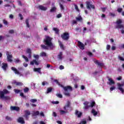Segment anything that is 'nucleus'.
<instances>
[{
  "mask_svg": "<svg viewBox=\"0 0 124 124\" xmlns=\"http://www.w3.org/2000/svg\"><path fill=\"white\" fill-rule=\"evenodd\" d=\"M22 58L25 60L26 62H29V58H28V57H26L25 55H22Z\"/></svg>",
  "mask_w": 124,
  "mask_h": 124,
  "instance_id": "f704fd0d",
  "label": "nucleus"
},
{
  "mask_svg": "<svg viewBox=\"0 0 124 124\" xmlns=\"http://www.w3.org/2000/svg\"><path fill=\"white\" fill-rule=\"evenodd\" d=\"M115 89H116V87H115V86H112V87L110 88V91L111 92L114 91V90H115Z\"/></svg>",
  "mask_w": 124,
  "mask_h": 124,
  "instance_id": "de8ad7c7",
  "label": "nucleus"
},
{
  "mask_svg": "<svg viewBox=\"0 0 124 124\" xmlns=\"http://www.w3.org/2000/svg\"><path fill=\"white\" fill-rule=\"evenodd\" d=\"M40 56L41 57H47V54L46 52H42L40 53Z\"/></svg>",
  "mask_w": 124,
  "mask_h": 124,
  "instance_id": "7c9ffc66",
  "label": "nucleus"
},
{
  "mask_svg": "<svg viewBox=\"0 0 124 124\" xmlns=\"http://www.w3.org/2000/svg\"><path fill=\"white\" fill-rule=\"evenodd\" d=\"M29 91H30V89L28 87H26L23 89V92L25 93H29Z\"/></svg>",
  "mask_w": 124,
  "mask_h": 124,
  "instance_id": "2f4dec72",
  "label": "nucleus"
},
{
  "mask_svg": "<svg viewBox=\"0 0 124 124\" xmlns=\"http://www.w3.org/2000/svg\"><path fill=\"white\" fill-rule=\"evenodd\" d=\"M61 115H64V114H66L67 113V111L61 110L60 111Z\"/></svg>",
  "mask_w": 124,
  "mask_h": 124,
  "instance_id": "72a5a7b5",
  "label": "nucleus"
},
{
  "mask_svg": "<svg viewBox=\"0 0 124 124\" xmlns=\"http://www.w3.org/2000/svg\"><path fill=\"white\" fill-rule=\"evenodd\" d=\"M56 96L59 98H62V94L57 93L56 94Z\"/></svg>",
  "mask_w": 124,
  "mask_h": 124,
  "instance_id": "a18cd8bd",
  "label": "nucleus"
},
{
  "mask_svg": "<svg viewBox=\"0 0 124 124\" xmlns=\"http://www.w3.org/2000/svg\"><path fill=\"white\" fill-rule=\"evenodd\" d=\"M52 39H53L50 36H46L45 39H44V43L45 45H41L42 49L48 50V49H49L48 47L51 49H54V48H55V46L53 43H52Z\"/></svg>",
  "mask_w": 124,
  "mask_h": 124,
  "instance_id": "f257e3e1",
  "label": "nucleus"
},
{
  "mask_svg": "<svg viewBox=\"0 0 124 124\" xmlns=\"http://www.w3.org/2000/svg\"><path fill=\"white\" fill-rule=\"evenodd\" d=\"M108 81H109V85H114L115 84V81L113 79H111V78L108 79Z\"/></svg>",
  "mask_w": 124,
  "mask_h": 124,
  "instance_id": "bb28decb",
  "label": "nucleus"
},
{
  "mask_svg": "<svg viewBox=\"0 0 124 124\" xmlns=\"http://www.w3.org/2000/svg\"><path fill=\"white\" fill-rule=\"evenodd\" d=\"M86 7L87 9H91V8H92V9H94L95 8L94 5L92 4L90 1L86 2Z\"/></svg>",
  "mask_w": 124,
  "mask_h": 124,
  "instance_id": "0eeeda50",
  "label": "nucleus"
},
{
  "mask_svg": "<svg viewBox=\"0 0 124 124\" xmlns=\"http://www.w3.org/2000/svg\"><path fill=\"white\" fill-rule=\"evenodd\" d=\"M46 67L47 68H49L50 67H53V66L51 65L50 64H46Z\"/></svg>",
  "mask_w": 124,
  "mask_h": 124,
  "instance_id": "e2e57ef3",
  "label": "nucleus"
},
{
  "mask_svg": "<svg viewBox=\"0 0 124 124\" xmlns=\"http://www.w3.org/2000/svg\"><path fill=\"white\" fill-rule=\"evenodd\" d=\"M87 55L88 56H89V57H93V53L89 51L88 52H87Z\"/></svg>",
  "mask_w": 124,
  "mask_h": 124,
  "instance_id": "09e8293b",
  "label": "nucleus"
},
{
  "mask_svg": "<svg viewBox=\"0 0 124 124\" xmlns=\"http://www.w3.org/2000/svg\"><path fill=\"white\" fill-rule=\"evenodd\" d=\"M59 69H60V70H62V69H64V66H63L62 65H61L59 67Z\"/></svg>",
  "mask_w": 124,
  "mask_h": 124,
  "instance_id": "8fccbe9b",
  "label": "nucleus"
},
{
  "mask_svg": "<svg viewBox=\"0 0 124 124\" xmlns=\"http://www.w3.org/2000/svg\"><path fill=\"white\" fill-rule=\"evenodd\" d=\"M34 58L37 60V61H38L39 60V55H34L33 56Z\"/></svg>",
  "mask_w": 124,
  "mask_h": 124,
  "instance_id": "37998d69",
  "label": "nucleus"
},
{
  "mask_svg": "<svg viewBox=\"0 0 124 124\" xmlns=\"http://www.w3.org/2000/svg\"><path fill=\"white\" fill-rule=\"evenodd\" d=\"M59 5L60 6V8L61 10H64V7H63V5L62 4L60 3Z\"/></svg>",
  "mask_w": 124,
  "mask_h": 124,
  "instance_id": "4c0bfd02",
  "label": "nucleus"
},
{
  "mask_svg": "<svg viewBox=\"0 0 124 124\" xmlns=\"http://www.w3.org/2000/svg\"><path fill=\"white\" fill-rule=\"evenodd\" d=\"M46 84H48V82H47V81H43V82H42V84L43 85V86H45V85H46Z\"/></svg>",
  "mask_w": 124,
  "mask_h": 124,
  "instance_id": "13d9d810",
  "label": "nucleus"
},
{
  "mask_svg": "<svg viewBox=\"0 0 124 124\" xmlns=\"http://www.w3.org/2000/svg\"><path fill=\"white\" fill-rule=\"evenodd\" d=\"M12 70L14 71L15 74H17V75H21V73L18 71V70L15 67H11Z\"/></svg>",
  "mask_w": 124,
  "mask_h": 124,
  "instance_id": "9b49d317",
  "label": "nucleus"
},
{
  "mask_svg": "<svg viewBox=\"0 0 124 124\" xmlns=\"http://www.w3.org/2000/svg\"><path fill=\"white\" fill-rule=\"evenodd\" d=\"M34 71L41 74V68H34Z\"/></svg>",
  "mask_w": 124,
  "mask_h": 124,
  "instance_id": "412c9836",
  "label": "nucleus"
},
{
  "mask_svg": "<svg viewBox=\"0 0 124 124\" xmlns=\"http://www.w3.org/2000/svg\"><path fill=\"white\" fill-rule=\"evenodd\" d=\"M61 37L63 40H68L69 39V33L68 32H64L61 35Z\"/></svg>",
  "mask_w": 124,
  "mask_h": 124,
  "instance_id": "39448f33",
  "label": "nucleus"
},
{
  "mask_svg": "<svg viewBox=\"0 0 124 124\" xmlns=\"http://www.w3.org/2000/svg\"><path fill=\"white\" fill-rule=\"evenodd\" d=\"M15 62L16 63H19V62H20V60L19 59H16L15 60Z\"/></svg>",
  "mask_w": 124,
  "mask_h": 124,
  "instance_id": "bf43d9fd",
  "label": "nucleus"
},
{
  "mask_svg": "<svg viewBox=\"0 0 124 124\" xmlns=\"http://www.w3.org/2000/svg\"><path fill=\"white\" fill-rule=\"evenodd\" d=\"M70 107V101H68L66 105L63 107L64 110L67 111V108H69Z\"/></svg>",
  "mask_w": 124,
  "mask_h": 124,
  "instance_id": "4468645a",
  "label": "nucleus"
},
{
  "mask_svg": "<svg viewBox=\"0 0 124 124\" xmlns=\"http://www.w3.org/2000/svg\"><path fill=\"white\" fill-rule=\"evenodd\" d=\"M75 9H76V10L78 11V12H80V10H79L78 6H77V5L76 4H75Z\"/></svg>",
  "mask_w": 124,
  "mask_h": 124,
  "instance_id": "58836bf2",
  "label": "nucleus"
},
{
  "mask_svg": "<svg viewBox=\"0 0 124 124\" xmlns=\"http://www.w3.org/2000/svg\"><path fill=\"white\" fill-rule=\"evenodd\" d=\"M54 81L55 82V83H56V84H57L58 86H60L61 88H62L63 89L64 92V95L68 97L70 96V92H72V91L73 90L71 86L68 85L64 87L63 86V85L61 84V83H60L57 79H54Z\"/></svg>",
  "mask_w": 124,
  "mask_h": 124,
  "instance_id": "f03ea898",
  "label": "nucleus"
},
{
  "mask_svg": "<svg viewBox=\"0 0 124 124\" xmlns=\"http://www.w3.org/2000/svg\"><path fill=\"white\" fill-rule=\"evenodd\" d=\"M38 7L41 10H44V11H46V10H47V8L42 5H39Z\"/></svg>",
  "mask_w": 124,
  "mask_h": 124,
  "instance_id": "4be33fe9",
  "label": "nucleus"
},
{
  "mask_svg": "<svg viewBox=\"0 0 124 124\" xmlns=\"http://www.w3.org/2000/svg\"><path fill=\"white\" fill-rule=\"evenodd\" d=\"M5 118L7 121H12V118L8 116H6Z\"/></svg>",
  "mask_w": 124,
  "mask_h": 124,
  "instance_id": "79ce46f5",
  "label": "nucleus"
},
{
  "mask_svg": "<svg viewBox=\"0 0 124 124\" xmlns=\"http://www.w3.org/2000/svg\"><path fill=\"white\" fill-rule=\"evenodd\" d=\"M80 124H86L87 121H82L80 123Z\"/></svg>",
  "mask_w": 124,
  "mask_h": 124,
  "instance_id": "6e6d98bb",
  "label": "nucleus"
},
{
  "mask_svg": "<svg viewBox=\"0 0 124 124\" xmlns=\"http://www.w3.org/2000/svg\"><path fill=\"white\" fill-rule=\"evenodd\" d=\"M117 11H118V12H119V13H121V12H122V11H123V9L122 8H118L117 9Z\"/></svg>",
  "mask_w": 124,
  "mask_h": 124,
  "instance_id": "5fc2aeb1",
  "label": "nucleus"
},
{
  "mask_svg": "<svg viewBox=\"0 0 124 124\" xmlns=\"http://www.w3.org/2000/svg\"><path fill=\"white\" fill-rule=\"evenodd\" d=\"M17 122L19 123V124H25V121L24 120V118H23V117H19L17 119Z\"/></svg>",
  "mask_w": 124,
  "mask_h": 124,
  "instance_id": "dca6fc26",
  "label": "nucleus"
},
{
  "mask_svg": "<svg viewBox=\"0 0 124 124\" xmlns=\"http://www.w3.org/2000/svg\"><path fill=\"white\" fill-rule=\"evenodd\" d=\"M14 92L16 93H19L21 91L18 90V89H14Z\"/></svg>",
  "mask_w": 124,
  "mask_h": 124,
  "instance_id": "864d4df0",
  "label": "nucleus"
},
{
  "mask_svg": "<svg viewBox=\"0 0 124 124\" xmlns=\"http://www.w3.org/2000/svg\"><path fill=\"white\" fill-rule=\"evenodd\" d=\"M111 48V46H110V45H107V46H106V49L108 51V50H110V48Z\"/></svg>",
  "mask_w": 124,
  "mask_h": 124,
  "instance_id": "49530a36",
  "label": "nucleus"
},
{
  "mask_svg": "<svg viewBox=\"0 0 124 124\" xmlns=\"http://www.w3.org/2000/svg\"><path fill=\"white\" fill-rule=\"evenodd\" d=\"M53 91V88L52 87H48L47 88V93H51Z\"/></svg>",
  "mask_w": 124,
  "mask_h": 124,
  "instance_id": "cd10ccee",
  "label": "nucleus"
},
{
  "mask_svg": "<svg viewBox=\"0 0 124 124\" xmlns=\"http://www.w3.org/2000/svg\"><path fill=\"white\" fill-rule=\"evenodd\" d=\"M123 23V20L121 19H119L118 20H117L116 21V29H121V30H122V31H124V25L122 24V23Z\"/></svg>",
  "mask_w": 124,
  "mask_h": 124,
  "instance_id": "7ed1b4c3",
  "label": "nucleus"
},
{
  "mask_svg": "<svg viewBox=\"0 0 124 124\" xmlns=\"http://www.w3.org/2000/svg\"><path fill=\"white\" fill-rule=\"evenodd\" d=\"M0 98H1V99H5V100H9V99H10V97H9V96H4V95L3 97L0 96Z\"/></svg>",
  "mask_w": 124,
  "mask_h": 124,
  "instance_id": "aec40b11",
  "label": "nucleus"
},
{
  "mask_svg": "<svg viewBox=\"0 0 124 124\" xmlns=\"http://www.w3.org/2000/svg\"><path fill=\"white\" fill-rule=\"evenodd\" d=\"M18 16L19 17H20V20H23V19H24V17H23V15L21 14H19Z\"/></svg>",
  "mask_w": 124,
  "mask_h": 124,
  "instance_id": "603ef678",
  "label": "nucleus"
},
{
  "mask_svg": "<svg viewBox=\"0 0 124 124\" xmlns=\"http://www.w3.org/2000/svg\"><path fill=\"white\" fill-rule=\"evenodd\" d=\"M39 115V111L37 110L36 111H33L32 116H38Z\"/></svg>",
  "mask_w": 124,
  "mask_h": 124,
  "instance_id": "b1692460",
  "label": "nucleus"
},
{
  "mask_svg": "<svg viewBox=\"0 0 124 124\" xmlns=\"http://www.w3.org/2000/svg\"><path fill=\"white\" fill-rule=\"evenodd\" d=\"M23 65L25 66V67H28V65H29L27 63H23Z\"/></svg>",
  "mask_w": 124,
  "mask_h": 124,
  "instance_id": "774afa93",
  "label": "nucleus"
},
{
  "mask_svg": "<svg viewBox=\"0 0 124 124\" xmlns=\"http://www.w3.org/2000/svg\"><path fill=\"white\" fill-rule=\"evenodd\" d=\"M7 93H9V92L7 89H4L3 91H0V96L2 97H3L5 94H7Z\"/></svg>",
  "mask_w": 124,
  "mask_h": 124,
  "instance_id": "6e6552de",
  "label": "nucleus"
},
{
  "mask_svg": "<svg viewBox=\"0 0 124 124\" xmlns=\"http://www.w3.org/2000/svg\"><path fill=\"white\" fill-rule=\"evenodd\" d=\"M62 14H59L57 15V18H62Z\"/></svg>",
  "mask_w": 124,
  "mask_h": 124,
  "instance_id": "680f3d73",
  "label": "nucleus"
},
{
  "mask_svg": "<svg viewBox=\"0 0 124 124\" xmlns=\"http://www.w3.org/2000/svg\"><path fill=\"white\" fill-rule=\"evenodd\" d=\"M52 103L53 104H59V103H60V102L58 101H53Z\"/></svg>",
  "mask_w": 124,
  "mask_h": 124,
  "instance_id": "052dcab7",
  "label": "nucleus"
},
{
  "mask_svg": "<svg viewBox=\"0 0 124 124\" xmlns=\"http://www.w3.org/2000/svg\"><path fill=\"white\" fill-rule=\"evenodd\" d=\"M9 18L10 19H13L14 18V16L13 15H10L9 16Z\"/></svg>",
  "mask_w": 124,
  "mask_h": 124,
  "instance_id": "338daca9",
  "label": "nucleus"
},
{
  "mask_svg": "<svg viewBox=\"0 0 124 124\" xmlns=\"http://www.w3.org/2000/svg\"><path fill=\"white\" fill-rule=\"evenodd\" d=\"M2 68L5 71H6V69L7 68L8 65L6 63H2Z\"/></svg>",
  "mask_w": 124,
  "mask_h": 124,
  "instance_id": "f3484780",
  "label": "nucleus"
},
{
  "mask_svg": "<svg viewBox=\"0 0 124 124\" xmlns=\"http://www.w3.org/2000/svg\"><path fill=\"white\" fill-rule=\"evenodd\" d=\"M11 109L12 110L19 111L20 110V108L16 106H14V107L11 106Z\"/></svg>",
  "mask_w": 124,
  "mask_h": 124,
  "instance_id": "6ab92c4d",
  "label": "nucleus"
},
{
  "mask_svg": "<svg viewBox=\"0 0 124 124\" xmlns=\"http://www.w3.org/2000/svg\"><path fill=\"white\" fill-rule=\"evenodd\" d=\"M34 63L36 64V65H39V62H37V61H36V59H34L32 60V61H31L30 62V64H31V65H33V64H34Z\"/></svg>",
  "mask_w": 124,
  "mask_h": 124,
  "instance_id": "2eb2a0df",
  "label": "nucleus"
},
{
  "mask_svg": "<svg viewBox=\"0 0 124 124\" xmlns=\"http://www.w3.org/2000/svg\"><path fill=\"white\" fill-rule=\"evenodd\" d=\"M95 105V102L94 101L92 102L91 103V105L90 106V107L93 108L94 106Z\"/></svg>",
  "mask_w": 124,
  "mask_h": 124,
  "instance_id": "c9c22d12",
  "label": "nucleus"
},
{
  "mask_svg": "<svg viewBox=\"0 0 124 124\" xmlns=\"http://www.w3.org/2000/svg\"><path fill=\"white\" fill-rule=\"evenodd\" d=\"M52 116H53L55 117H57V113L55 111H54L52 114Z\"/></svg>",
  "mask_w": 124,
  "mask_h": 124,
  "instance_id": "69168bd1",
  "label": "nucleus"
},
{
  "mask_svg": "<svg viewBox=\"0 0 124 124\" xmlns=\"http://www.w3.org/2000/svg\"><path fill=\"white\" fill-rule=\"evenodd\" d=\"M26 24L27 28H30V24L29 23V19H26Z\"/></svg>",
  "mask_w": 124,
  "mask_h": 124,
  "instance_id": "e433bc0d",
  "label": "nucleus"
},
{
  "mask_svg": "<svg viewBox=\"0 0 124 124\" xmlns=\"http://www.w3.org/2000/svg\"><path fill=\"white\" fill-rule=\"evenodd\" d=\"M53 31H59V30L57 28H53Z\"/></svg>",
  "mask_w": 124,
  "mask_h": 124,
  "instance_id": "4d7b16f0",
  "label": "nucleus"
},
{
  "mask_svg": "<svg viewBox=\"0 0 124 124\" xmlns=\"http://www.w3.org/2000/svg\"><path fill=\"white\" fill-rule=\"evenodd\" d=\"M111 50H112L113 51H115V50H116V46H111Z\"/></svg>",
  "mask_w": 124,
  "mask_h": 124,
  "instance_id": "0e129e2a",
  "label": "nucleus"
},
{
  "mask_svg": "<svg viewBox=\"0 0 124 124\" xmlns=\"http://www.w3.org/2000/svg\"><path fill=\"white\" fill-rule=\"evenodd\" d=\"M56 10H57V8L56 7H53L50 9V12L51 13L55 12Z\"/></svg>",
  "mask_w": 124,
  "mask_h": 124,
  "instance_id": "c756f323",
  "label": "nucleus"
},
{
  "mask_svg": "<svg viewBox=\"0 0 124 124\" xmlns=\"http://www.w3.org/2000/svg\"><path fill=\"white\" fill-rule=\"evenodd\" d=\"M26 53H27V54L31 53V48H27L26 50Z\"/></svg>",
  "mask_w": 124,
  "mask_h": 124,
  "instance_id": "ea45409f",
  "label": "nucleus"
},
{
  "mask_svg": "<svg viewBox=\"0 0 124 124\" xmlns=\"http://www.w3.org/2000/svg\"><path fill=\"white\" fill-rule=\"evenodd\" d=\"M4 1H6V2H8V3H12L13 2H14V1H12V0H4Z\"/></svg>",
  "mask_w": 124,
  "mask_h": 124,
  "instance_id": "a19ab883",
  "label": "nucleus"
},
{
  "mask_svg": "<svg viewBox=\"0 0 124 124\" xmlns=\"http://www.w3.org/2000/svg\"><path fill=\"white\" fill-rule=\"evenodd\" d=\"M3 23L4 24V25H5V26H7L9 24L8 21H7L5 19H3Z\"/></svg>",
  "mask_w": 124,
  "mask_h": 124,
  "instance_id": "473e14b6",
  "label": "nucleus"
},
{
  "mask_svg": "<svg viewBox=\"0 0 124 124\" xmlns=\"http://www.w3.org/2000/svg\"><path fill=\"white\" fill-rule=\"evenodd\" d=\"M58 58L59 60H62V52H60L58 55Z\"/></svg>",
  "mask_w": 124,
  "mask_h": 124,
  "instance_id": "5701e85b",
  "label": "nucleus"
},
{
  "mask_svg": "<svg viewBox=\"0 0 124 124\" xmlns=\"http://www.w3.org/2000/svg\"><path fill=\"white\" fill-rule=\"evenodd\" d=\"M94 63L97 64L98 66H100V67L102 68L103 66H104V63L103 62H98V60H96L94 61Z\"/></svg>",
  "mask_w": 124,
  "mask_h": 124,
  "instance_id": "f8f14e48",
  "label": "nucleus"
},
{
  "mask_svg": "<svg viewBox=\"0 0 124 124\" xmlns=\"http://www.w3.org/2000/svg\"><path fill=\"white\" fill-rule=\"evenodd\" d=\"M118 58L119 59L120 61H122V62H124V58H123L122 57H121V56H119Z\"/></svg>",
  "mask_w": 124,
  "mask_h": 124,
  "instance_id": "3c124183",
  "label": "nucleus"
},
{
  "mask_svg": "<svg viewBox=\"0 0 124 124\" xmlns=\"http://www.w3.org/2000/svg\"><path fill=\"white\" fill-rule=\"evenodd\" d=\"M31 102L32 103H35V102H37V100L34 99H32L31 100Z\"/></svg>",
  "mask_w": 124,
  "mask_h": 124,
  "instance_id": "c03bdc74",
  "label": "nucleus"
},
{
  "mask_svg": "<svg viewBox=\"0 0 124 124\" xmlns=\"http://www.w3.org/2000/svg\"><path fill=\"white\" fill-rule=\"evenodd\" d=\"M75 114L76 116H77L78 118H81L82 117V115H83V113L81 111H78V110H75Z\"/></svg>",
  "mask_w": 124,
  "mask_h": 124,
  "instance_id": "9d476101",
  "label": "nucleus"
},
{
  "mask_svg": "<svg viewBox=\"0 0 124 124\" xmlns=\"http://www.w3.org/2000/svg\"><path fill=\"white\" fill-rule=\"evenodd\" d=\"M13 84H14L15 85H16V86H23V85H24V84H23V83L21 82H17L16 81V80H15Z\"/></svg>",
  "mask_w": 124,
  "mask_h": 124,
  "instance_id": "a211bd4d",
  "label": "nucleus"
},
{
  "mask_svg": "<svg viewBox=\"0 0 124 124\" xmlns=\"http://www.w3.org/2000/svg\"><path fill=\"white\" fill-rule=\"evenodd\" d=\"M59 45L61 49H62V50H64V46H63V45L62 44V42H59Z\"/></svg>",
  "mask_w": 124,
  "mask_h": 124,
  "instance_id": "c85d7f7f",
  "label": "nucleus"
},
{
  "mask_svg": "<svg viewBox=\"0 0 124 124\" xmlns=\"http://www.w3.org/2000/svg\"><path fill=\"white\" fill-rule=\"evenodd\" d=\"M6 55L7 56V61L10 62H12L13 56H12V55L11 54V52L9 51H6Z\"/></svg>",
  "mask_w": 124,
  "mask_h": 124,
  "instance_id": "20e7f679",
  "label": "nucleus"
},
{
  "mask_svg": "<svg viewBox=\"0 0 124 124\" xmlns=\"http://www.w3.org/2000/svg\"><path fill=\"white\" fill-rule=\"evenodd\" d=\"M76 20H77V21H83V18L82 17V16H79L78 17H76Z\"/></svg>",
  "mask_w": 124,
  "mask_h": 124,
  "instance_id": "393cba45",
  "label": "nucleus"
},
{
  "mask_svg": "<svg viewBox=\"0 0 124 124\" xmlns=\"http://www.w3.org/2000/svg\"><path fill=\"white\" fill-rule=\"evenodd\" d=\"M31 115V111L28 109L24 111V115L23 117L25 118L26 120H29V116Z\"/></svg>",
  "mask_w": 124,
  "mask_h": 124,
  "instance_id": "423d86ee",
  "label": "nucleus"
},
{
  "mask_svg": "<svg viewBox=\"0 0 124 124\" xmlns=\"http://www.w3.org/2000/svg\"><path fill=\"white\" fill-rule=\"evenodd\" d=\"M92 113L93 114V116H96V115H97V111H95L93 108L92 110Z\"/></svg>",
  "mask_w": 124,
  "mask_h": 124,
  "instance_id": "a878e982",
  "label": "nucleus"
},
{
  "mask_svg": "<svg viewBox=\"0 0 124 124\" xmlns=\"http://www.w3.org/2000/svg\"><path fill=\"white\" fill-rule=\"evenodd\" d=\"M78 46L81 50H84L85 49V45H84V44L82 43V42H80V41H78Z\"/></svg>",
  "mask_w": 124,
  "mask_h": 124,
  "instance_id": "1a4fd4ad",
  "label": "nucleus"
},
{
  "mask_svg": "<svg viewBox=\"0 0 124 124\" xmlns=\"http://www.w3.org/2000/svg\"><path fill=\"white\" fill-rule=\"evenodd\" d=\"M90 104V102H84L83 104L84 105V107H83V109H89V108H90V106H89V104Z\"/></svg>",
  "mask_w": 124,
  "mask_h": 124,
  "instance_id": "ddd939ff",
  "label": "nucleus"
}]
</instances>
